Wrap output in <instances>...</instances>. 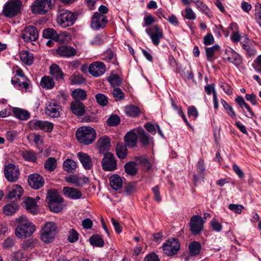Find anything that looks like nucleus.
Returning a JSON list of instances; mask_svg holds the SVG:
<instances>
[{
    "label": "nucleus",
    "instance_id": "1",
    "mask_svg": "<svg viewBox=\"0 0 261 261\" xmlns=\"http://www.w3.org/2000/svg\"><path fill=\"white\" fill-rule=\"evenodd\" d=\"M17 225L15 230V234L19 239H25L30 237L35 231V226L25 217L21 216L16 219Z\"/></svg>",
    "mask_w": 261,
    "mask_h": 261
},
{
    "label": "nucleus",
    "instance_id": "2",
    "mask_svg": "<svg viewBox=\"0 0 261 261\" xmlns=\"http://www.w3.org/2000/svg\"><path fill=\"white\" fill-rule=\"evenodd\" d=\"M75 136L79 143L89 145L95 139L96 132L90 126H82L77 129Z\"/></svg>",
    "mask_w": 261,
    "mask_h": 261
},
{
    "label": "nucleus",
    "instance_id": "3",
    "mask_svg": "<svg viewBox=\"0 0 261 261\" xmlns=\"http://www.w3.org/2000/svg\"><path fill=\"white\" fill-rule=\"evenodd\" d=\"M57 233L56 224L53 222H47L44 225L41 230V239L46 243H50L53 241Z\"/></svg>",
    "mask_w": 261,
    "mask_h": 261
},
{
    "label": "nucleus",
    "instance_id": "4",
    "mask_svg": "<svg viewBox=\"0 0 261 261\" xmlns=\"http://www.w3.org/2000/svg\"><path fill=\"white\" fill-rule=\"evenodd\" d=\"M76 15L68 10H63L57 17L58 24L62 28H66L74 24Z\"/></svg>",
    "mask_w": 261,
    "mask_h": 261
},
{
    "label": "nucleus",
    "instance_id": "5",
    "mask_svg": "<svg viewBox=\"0 0 261 261\" xmlns=\"http://www.w3.org/2000/svg\"><path fill=\"white\" fill-rule=\"evenodd\" d=\"M55 0H35L31 6L32 11L34 14H44L50 10Z\"/></svg>",
    "mask_w": 261,
    "mask_h": 261
},
{
    "label": "nucleus",
    "instance_id": "6",
    "mask_svg": "<svg viewBox=\"0 0 261 261\" xmlns=\"http://www.w3.org/2000/svg\"><path fill=\"white\" fill-rule=\"evenodd\" d=\"M21 6L20 0H9L4 6L3 11L6 16L11 18L20 12Z\"/></svg>",
    "mask_w": 261,
    "mask_h": 261
},
{
    "label": "nucleus",
    "instance_id": "7",
    "mask_svg": "<svg viewBox=\"0 0 261 261\" xmlns=\"http://www.w3.org/2000/svg\"><path fill=\"white\" fill-rule=\"evenodd\" d=\"M28 125L32 130H41L47 133L51 132L54 127V124L50 122L36 119L29 121Z\"/></svg>",
    "mask_w": 261,
    "mask_h": 261
},
{
    "label": "nucleus",
    "instance_id": "8",
    "mask_svg": "<svg viewBox=\"0 0 261 261\" xmlns=\"http://www.w3.org/2000/svg\"><path fill=\"white\" fill-rule=\"evenodd\" d=\"M180 243L175 238L168 239L162 245L164 254L167 256H173L176 254L180 249Z\"/></svg>",
    "mask_w": 261,
    "mask_h": 261
},
{
    "label": "nucleus",
    "instance_id": "9",
    "mask_svg": "<svg viewBox=\"0 0 261 261\" xmlns=\"http://www.w3.org/2000/svg\"><path fill=\"white\" fill-rule=\"evenodd\" d=\"M101 164L102 169L105 171H113L117 167L116 158L110 152H106L104 154Z\"/></svg>",
    "mask_w": 261,
    "mask_h": 261
},
{
    "label": "nucleus",
    "instance_id": "10",
    "mask_svg": "<svg viewBox=\"0 0 261 261\" xmlns=\"http://www.w3.org/2000/svg\"><path fill=\"white\" fill-rule=\"evenodd\" d=\"M145 32L149 36L152 43L155 46H158L161 40L164 38L163 32L158 25L156 24L147 28Z\"/></svg>",
    "mask_w": 261,
    "mask_h": 261
},
{
    "label": "nucleus",
    "instance_id": "11",
    "mask_svg": "<svg viewBox=\"0 0 261 261\" xmlns=\"http://www.w3.org/2000/svg\"><path fill=\"white\" fill-rule=\"evenodd\" d=\"M45 110L47 116L51 118H58L60 115L61 107L58 102L51 100L46 103Z\"/></svg>",
    "mask_w": 261,
    "mask_h": 261
},
{
    "label": "nucleus",
    "instance_id": "12",
    "mask_svg": "<svg viewBox=\"0 0 261 261\" xmlns=\"http://www.w3.org/2000/svg\"><path fill=\"white\" fill-rule=\"evenodd\" d=\"M108 22L106 16L96 12L94 13L92 17L91 27L93 29L98 30L100 28H104Z\"/></svg>",
    "mask_w": 261,
    "mask_h": 261
},
{
    "label": "nucleus",
    "instance_id": "13",
    "mask_svg": "<svg viewBox=\"0 0 261 261\" xmlns=\"http://www.w3.org/2000/svg\"><path fill=\"white\" fill-rule=\"evenodd\" d=\"M204 222L201 216L194 215L190 219V227L192 233L194 235L199 234L203 228Z\"/></svg>",
    "mask_w": 261,
    "mask_h": 261
},
{
    "label": "nucleus",
    "instance_id": "14",
    "mask_svg": "<svg viewBox=\"0 0 261 261\" xmlns=\"http://www.w3.org/2000/svg\"><path fill=\"white\" fill-rule=\"evenodd\" d=\"M106 65L101 61H95L90 64L88 68L90 74L94 77H99L106 72Z\"/></svg>",
    "mask_w": 261,
    "mask_h": 261
},
{
    "label": "nucleus",
    "instance_id": "15",
    "mask_svg": "<svg viewBox=\"0 0 261 261\" xmlns=\"http://www.w3.org/2000/svg\"><path fill=\"white\" fill-rule=\"evenodd\" d=\"M19 170L18 167L12 164H9L5 167V175L7 179L11 182H15L18 178Z\"/></svg>",
    "mask_w": 261,
    "mask_h": 261
},
{
    "label": "nucleus",
    "instance_id": "16",
    "mask_svg": "<svg viewBox=\"0 0 261 261\" xmlns=\"http://www.w3.org/2000/svg\"><path fill=\"white\" fill-rule=\"evenodd\" d=\"M38 32L36 27L30 25L26 27L22 32V38L26 42L36 41L38 38Z\"/></svg>",
    "mask_w": 261,
    "mask_h": 261
},
{
    "label": "nucleus",
    "instance_id": "17",
    "mask_svg": "<svg viewBox=\"0 0 261 261\" xmlns=\"http://www.w3.org/2000/svg\"><path fill=\"white\" fill-rule=\"evenodd\" d=\"M29 185L34 189H38L43 187L44 184V178L38 174H31L28 178Z\"/></svg>",
    "mask_w": 261,
    "mask_h": 261
},
{
    "label": "nucleus",
    "instance_id": "18",
    "mask_svg": "<svg viewBox=\"0 0 261 261\" xmlns=\"http://www.w3.org/2000/svg\"><path fill=\"white\" fill-rule=\"evenodd\" d=\"M242 48L245 51L247 56L251 57L255 56L256 54V50L254 45V42L246 36L244 40L241 42Z\"/></svg>",
    "mask_w": 261,
    "mask_h": 261
},
{
    "label": "nucleus",
    "instance_id": "19",
    "mask_svg": "<svg viewBox=\"0 0 261 261\" xmlns=\"http://www.w3.org/2000/svg\"><path fill=\"white\" fill-rule=\"evenodd\" d=\"M56 53L60 57L69 58L75 56L76 50L70 46L62 45L58 47Z\"/></svg>",
    "mask_w": 261,
    "mask_h": 261
},
{
    "label": "nucleus",
    "instance_id": "20",
    "mask_svg": "<svg viewBox=\"0 0 261 261\" xmlns=\"http://www.w3.org/2000/svg\"><path fill=\"white\" fill-rule=\"evenodd\" d=\"M49 74L58 82H62L64 79V73L59 65L54 64L49 67Z\"/></svg>",
    "mask_w": 261,
    "mask_h": 261
},
{
    "label": "nucleus",
    "instance_id": "21",
    "mask_svg": "<svg viewBox=\"0 0 261 261\" xmlns=\"http://www.w3.org/2000/svg\"><path fill=\"white\" fill-rule=\"evenodd\" d=\"M138 139V133L136 129L128 132L125 136L124 141L128 147L134 148L137 146Z\"/></svg>",
    "mask_w": 261,
    "mask_h": 261
},
{
    "label": "nucleus",
    "instance_id": "22",
    "mask_svg": "<svg viewBox=\"0 0 261 261\" xmlns=\"http://www.w3.org/2000/svg\"><path fill=\"white\" fill-rule=\"evenodd\" d=\"M63 193L66 197L72 199H79L82 196V193L79 190L69 187H64Z\"/></svg>",
    "mask_w": 261,
    "mask_h": 261
},
{
    "label": "nucleus",
    "instance_id": "23",
    "mask_svg": "<svg viewBox=\"0 0 261 261\" xmlns=\"http://www.w3.org/2000/svg\"><path fill=\"white\" fill-rule=\"evenodd\" d=\"M77 156L86 170H90L92 168L93 166L92 160L88 154L83 152H79L77 154Z\"/></svg>",
    "mask_w": 261,
    "mask_h": 261
},
{
    "label": "nucleus",
    "instance_id": "24",
    "mask_svg": "<svg viewBox=\"0 0 261 261\" xmlns=\"http://www.w3.org/2000/svg\"><path fill=\"white\" fill-rule=\"evenodd\" d=\"M226 60L230 63H232L235 66L238 67L242 63V58L241 56L233 50L226 51Z\"/></svg>",
    "mask_w": 261,
    "mask_h": 261
},
{
    "label": "nucleus",
    "instance_id": "25",
    "mask_svg": "<svg viewBox=\"0 0 261 261\" xmlns=\"http://www.w3.org/2000/svg\"><path fill=\"white\" fill-rule=\"evenodd\" d=\"M23 190L22 187L18 185H13V187L9 190L7 198L18 200L20 198L23 194Z\"/></svg>",
    "mask_w": 261,
    "mask_h": 261
},
{
    "label": "nucleus",
    "instance_id": "26",
    "mask_svg": "<svg viewBox=\"0 0 261 261\" xmlns=\"http://www.w3.org/2000/svg\"><path fill=\"white\" fill-rule=\"evenodd\" d=\"M70 109L72 112L78 116H83L85 112L84 105L79 100L72 101L70 104Z\"/></svg>",
    "mask_w": 261,
    "mask_h": 261
},
{
    "label": "nucleus",
    "instance_id": "27",
    "mask_svg": "<svg viewBox=\"0 0 261 261\" xmlns=\"http://www.w3.org/2000/svg\"><path fill=\"white\" fill-rule=\"evenodd\" d=\"M24 202L25 205V208L28 212L33 214L38 213V210L37 207V202L34 198L30 197H27Z\"/></svg>",
    "mask_w": 261,
    "mask_h": 261
},
{
    "label": "nucleus",
    "instance_id": "28",
    "mask_svg": "<svg viewBox=\"0 0 261 261\" xmlns=\"http://www.w3.org/2000/svg\"><path fill=\"white\" fill-rule=\"evenodd\" d=\"M86 177L82 178L76 175H70L65 177V180L75 186H81L86 182Z\"/></svg>",
    "mask_w": 261,
    "mask_h": 261
},
{
    "label": "nucleus",
    "instance_id": "29",
    "mask_svg": "<svg viewBox=\"0 0 261 261\" xmlns=\"http://www.w3.org/2000/svg\"><path fill=\"white\" fill-rule=\"evenodd\" d=\"M109 181L110 186L113 190L117 191L122 188V179L118 175H111L109 178Z\"/></svg>",
    "mask_w": 261,
    "mask_h": 261
},
{
    "label": "nucleus",
    "instance_id": "30",
    "mask_svg": "<svg viewBox=\"0 0 261 261\" xmlns=\"http://www.w3.org/2000/svg\"><path fill=\"white\" fill-rule=\"evenodd\" d=\"M40 86L44 89H52L55 86L54 79L49 75H44L41 79Z\"/></svg>",
    "mask_w": 261,
    "mask_h": 261
},
{
    "label": "nucleus",
    "instance_id": "31",
    "mask_svg": "<svg viewBox=\"0 0 261 261\" xmlns=\"http://www.w3.org/2000/svg\"><path fill=\"white\" fill-rule=\"evenodd\" d=\"M21 61L26 65H32L34 62V56L28 50H22L20 53Z\"/></svg>",
    "mask_w": 261,
    "mask_h": 261
},
{
    "label": "nucleus",
    "instance_id": "32",
    "mask_svg": "<svg viewBox=\"0 0 261 261\" xmlns=\"http://www.w3.org/2000/svg\"><path fill=\"white\" fill-rule=\"evenodd\" d=\"M138 133V138L139 139L141 144L143 146L149 145L152 139L150 138L145 130L141 128L136 129Z\"/></svg>",
    "mask_w": 261,
    "mask_h": 261
},
{
    "label": "nucleus",
    "instance_id": "33",
    "mask_svg": "<svg viewBox=\"0 0 261 261\" xmlns=\"http://www.w3.org/2000/svg\"><path fill=\"white\" fill-rule=\"evenodd\" d=\"M201 249L200 243L197 241L192 242L189 245V251L190 256L198 255Z\"/></svg>",
    "mask_w": 261,
    "mask_h": 261
},
{
    "label": "nucleus",
    "instance_id": "34",
    "mask_svg": "<svg viewBox=\"0 0 261 261\" xmlns=\"http://www.w3.org/2000/svg\"><path fill=\"white\" fill-rule=\"evenodd\" d=\"M12 110L14 116L21 120H26L30 117L28 112L21 109L14 108Z\"/></svg>",
    "mask_w": 261,
    "mask_h": 261
},
{
    "label": "nucleus",
    "instance_id": "35",
    "mask_svg": "<svg viewBox=\"0 0 261 261\" xmlns=\"http://www.w3.org/2000/svg\"><path fill=\"white\" fill-rule=\"evenodd\" d=\"M63 167L64 170L68 173H73L76 168V163L73 160L67 159L63 162Z\"/></svg>",
    "mask_w": 261,
    "mask_h": 261
},
{
    "label": "nucleus",
    "instance_id": "36",
    "mask_svg": "<svg viewBox=\"0 0 261 261\" xmlns=\"http://www.w3.org/2000/svg\"><path fill=\"white\" fill-rule=\"evenodd\" d=\"M124 170L127 174L130 176L135 175L138 171L137 164L135 162H129L124 165Z\"/></svg>",
    "mask_w": 261,
    "mask_h": 261
},
{
    "label": "nucleus",
    "instance_id": "37",
    "mask_svg": "<svg viewBox=\"0 0 261 261\" xmlns=\"http://www.w3.org/2000/svg\"><path fill=\"white\" fill-rule=\"evenodd\" d=\"M126 145L121 143H118L116 147V152L117 156L120 159H125L127 154Z\"/></svg>",
    "mask_w": 261,
    "mask_h": 261
},
{
    "label": "nucleus",
    "instance_id": "38",
    "mask_svg": "<svg viewBox=\"0 0 261 261\" xmlns=\"http://www.w3.org/2000/svg\"><path fill=\"white\" fill-rule=\"evenodd\" d=\"M46 198L49 201L48 203L63 201V199L59 195L58 192L55 190L48 191Z\"/></svg>",
    "mask_w": 261,
    "mask_h": 261
},
{
    "label": "nucleus",
    "instance_id": "39",
    "mask_svg": "<svg viewBox=\"0 0 261 261\" xmlns=\"http://www.w3.org/2000/svg\"><path fill=\"white\" fill-rule=\"evenodd\" d=\"M71 37L70 34L67 32H62L60 34H57L56 42L60 43H67L70 41Z\"/></svg>",
    "mask_w": 261,
    "mask_h": 261
},
{
    "label": "nucleus",
    "instance_id": "40",
    "mask_svg": "<svg viewBox=\"0 0 261 261\" xmlns=\"http://www.w3.org/2000/svg\"><path fill=\"white\" fill-rule=\"evenodd\" d=\"M124 111L127 116L133 117H137L140 114V110L139 108L134 105L126 106Z\"/></svg>",
    "mask_w": 261,
    "mask_h": 261
},
{
    "label": "nucleus",
    "instance_id": "41",
    "mask_svg": "<svg viewBox=\"0 0 261 261\" xmlns=\"http://www.w3.org/2000/svg\"><path fill=\"white\" fill-rule=\"evenodd\" d=\"M72 97L76 100H84L87 98L86 91L82 89H76L72 91Z\"/></svg>",
    "mask_w": 261,
    "mask_h": 261
},
{
    "label": "nucleus",
    "instance_id": "42",
    "mask_svg": "<svg viewBox=\"0 0 261 261\" xmlns=\"http://www.w3.org/2000/svg\"><path fill=\"white\" fill-rule=\"evenodd\" d=\"M98 146L101 151L108 150L110 146V139L106 136L100 138L98 141Z\"/></svg>",
    "mask_w": 261,
    "mask_h": 261
},
{
    "label": "nucleus",
    "instance_id": "43",
    "mask_svg": "<svg viewBox=\"0 0 261 261\" xmlns=\"http://www.w3.org/2000/svg\"><path fill=\"white\" fill-rule=\"evenodd\" d=\"M90 244L93 246L98 247H102L104 245V241L100 236L93 234L89 239Z\"/></svg>",
    "mask_w": 261,
    "mask_h": 261
},
{
    "label": "nucleus",
    "instance_id": "44",
    "mask_svg": "<svg viewBox=\"0 0 261 261\" xmlns=\"http://www.w3.org/2000/svg\"><path fill=\"white\" fill-rule=\"evenodd\" d=\"M18 210V205L14 202L6 205L3 208V212L5 214L8 216H11L14 214Z\"/></svg>",
    "mask_w": 261,
    "mask_h": 261
},
{
    "label": "nucleus",
    "instance_id": "45",
    "mask_svg": "<svg viewBox=\"0 0 261 261\" xmlns=\"http://www.w3.org/2000/svg\"><path fill=\"white\" fill-rule=\"evenodd\" d=\"M11 261H27V256L21 251L13 253L10 257Z\"/></svg>",
    "mask_w": 261,
    "mask_h": 261
},
{
    "label": "nucleus",
    "instance_id": "46",
    "mask_svg": "<svg viewBox=\"0 0 261 261\" xmlns=\"http://www.w3.org/2000/svg\"><path fill=\"white\" fill-rule=\"evenodd\" d=\"M44 166L47 171H53L57 167V161L54 158L50 157L45 162Z\"/></svg>",
    "mask_w": 261,
    "mask_h": 261
},
{
    "label": "nucleus",
    "instance_id": "47",
    "mask_svg": "<svg viewBox=\"0 0 261 261\" xmlns=\"http://www.w3.org/2000/svg\"><path fill=\"white\" fill-rule=\"evenodd\" d=\"M57 32L53 28H47L43 31L42 36L46 39H51L55 41Z\"/></svg>",
    "mask_w": 261,
    "mask_h": 261
},
{
    "label": "nucleus",
    "instance_id": "48",
    "mask_svg": "<svg viewBox=\"0 0 261 261\" xmlns=\"http://www.w3.org/2000/svg\"><path fill=\"white\" fill-rule=\"evenodd\" d=\"M21 155L25 160L29 162H34L37 159L36 153L32 150L22 151Z\"/></svg>",
    "mask_w": 261,
    "mask_h": 261
},
{
    "label": "nucleus",
    "instance_id": "49",
    "mask_svg": "<svg viewBox=\"0 0 261 261\" xmlns=\"http://www.w3.org/2000/svg\"><path fill=\"white\" fill-rule=\"evenodd\" d=\"M182 16L187 19L194 20L196 19V15L191 8H186L182 12Z\"/></svg>",
    "mask_w": 261,
    "mask_h": 261
},
{
    "label": "nucleus",
    "instance_id": "50",
    "mask_svg": "<svg viewBox=\"0 0 261 261\" xmlns=\"http://www.w3.org/2000/svg\"><path fill=\"white\" fill-rule=\"evenodd\" d=\"M70 81L73 85H81L86 81L85 79L81 75L73 74L70 77Z\"/></svg>",
    "mask_w": 261,
    "mask_h": 261
},
{
    "label": "nucleus",
    "instance_id": "51",
    "mask_svg": "<svg viewBox=\"0 0 261 261\" xmlns=\"http://www.w3.org/2000/svg\"><path fill=\"white\" fill-rule=\"evenodd\" d=\"M179 72L180 76L185 81L192 80L194 77V74L191 70L183 69L179 70Z\"/></svg>",
    "mask_w": 261,
    "mask_h": 261
},
{
    "label": "nucleus",
    "instance_id": "52",
    "mask_svg": "<svg viewBox=\"0 0 261 261\" xmlns=\"http://www.w3.org/2000/svg\"><path fill=\"white\" fill-rule=\"evenodd\" d=\"M220 46L217 45H214L210 47H206L205 49L206 55L207 59L210 60L214 55V53L219 50Z\"/></svg>",
    "mask_w": 261,
    "mask_h": 261
},
{
    "label": "nucleus",
    "instance_id": "53",
    "mask_svg": "<svg viewBox=\"0 0 261 261\" xmlns=\"http://www.w3.org/2000/svg\"><path fill=\"white\" fill-rule=\"evenodd\" d=\"M120 118L116 115H112L107 119V122L108 125L114 126L117 125L120 123Z\"/></svg>",
    "mask_w": 261,
    "mask_h": 261
},
{
    "label": "nucleus",
    "instance_id": "54",
    "mask_svg": "<svg viewBox=\"0 0 261 261\" xmlns=\"http://www.w3.org/2000/svg\"><path fill=\"white\" fill-rule=\"evenodd\" d=\"M63 202H54L48 203V206L50 210L55 213H58L62 210V203Z\"/></svg>",
    "mask_w": 261,
    "mask_h": 261
},
{
    "label": "nucleus",
    "instance_id": "55",
    "mask_svg": "<svg viewBox=\"0 0 261 261\" xmlns=\"http://www.w3.org/2000/svg\"><path fill=\"white\" fill-rule=\"evenodd\" d=\"M97 102L101 106H105L108 104L107 97L103 94L98 93L95 95Z\"/></svg>",
    "mask_w": 261,
    "mask_h": 261
},
{
    "label": "nucleus",
    "instance_id": "56",
    "mask_svg": "<svg viewBox=\"0 0 261 261\" xmlns=\"http://www.w3.org/2000/svg\"><path fill=\"white\" fill-rule=\"evenodd\" d=\"M79 239V233L74 229H70L68 231V240L71 243L76 242Z\"/></svg>",
    "mask_w": 261,
    "mask_h": 261
},
{
    "label": "nucleus",
    "instance_id": "57",
    "mask_svg": "<svg viewBox=\"0 0 261 261\" xmlns=\"http://www.w3.org/2000/svg\"><path fill=\"white\" fill-rule=\"evenodd\" d=\"M108 81L114 87L119 86L121 81L119 76L116 74H112L108 77Z\"/></svg>",
    "mask_w": 261,
    "mask_h": 261
},
{
    "label": "nucleus",
    "instance_id": "58",
    "mask_svg": "<svg viewBox=\"0 0 261 261\" xmlns=\"http://www.w3.org/2000/svg\"><path fill=\"white\" fill-rule=\"evenodd\" d=\"M14 244L15 239L13 238L8 237L3 242V246L5 249H9L13 247Z\"/></svg>",
    "mask_w": 261,
    "mask_h": 261
},
{
    "label": "nucleus",
    "instance_id": "59",
    "mask_svg": "<svg viewBox=\"0 0 261 261\" xmlns=\"http://www.w3.org/2000/svg\"><path fill=\"white\" fill-rule=\"evenodd\" d=\"M228 208L236 214H240L244 207L241 204H230Z\"/></svg>",
    "mask_w": 261,
    "mask_h": 261
},
{
    "label": "nucleus",
    "instance_id": "60",
    "mask_svg": "<svg viewBox=\"0 0 261 261\" xmlns=\"http://www.w3.org/2000/svg\"><path fill=\"white\" fill-rule=\"evenodd\" d=\"M205 169L203 160H199L197 164V171L201 177H203V173Z\"/></svg>",
    "mask_w": 261,
    "mask_h": 261
},
{
    "label": "nucleus",
    "instance_id": "61",
    "mask_svg": "<svg viewBox=\"0 0 261 261\" xmlns=\"http://www.w3.org/2000/svg\"><path fill=\"white\" fill-rule=\"evenodd\" d=\"M113 96L117 99V100L123 99L124 97V94L119 88H116L113 91Z\"/></svg>",
    "mask_w": 261,
    "mask_h": 261
},
{
    "label": "nucleus",
    "instance_id": "62",
    "mask_svg": "<svg viewBox=\"0 0 261 261\" xmlns=\"http://www.w3.org/2000/svg\"><path fill=\"white\" fill-rule=\"evenodd\" d=\"M255 18L257 23L261 27V5L256 4L255 5Z\"/></svg>",
    "mask_w": 261,
    "mask_h": 261
},
{
    "label": "nucleus",
    "instance_id": "63",
    "mask_svg": "<svg viewBox=\"0 0 261 261\" xmlns=\"http://www.w3.org/2000/svg\"><path fill=\"white\" fill-rule=\"evenodd\" d=\"M155 22L154 17L149 15L146 16L144 17V23H143V27H148L152 24Z\"/></svg>",
    "mask_w": 261,
    "mask_h": 261
},
{
    "label": "nucleus",
    "instance_id": "64",
    "mask_svg": "<svg viewBox=\"0 0 261 261\" xmlns=\"http://www.w3.org/2000/svg\"><path fill=\"white\" fill-rule=\"evenodd\" d=\"M113 57V52L111 49H107L102 55L101 59L107 61H110Z\"/></svg>",
    "mask_w": 261,
    "mask_h": 261
}]
</instances>
